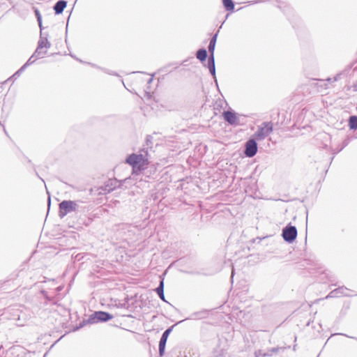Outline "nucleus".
<instances>
[{"label":"nucleus","instance_id":"nucleus-1","mask_svg":"<svg viewBox=\"0 0 357 357\" xmlns=\"http://www.w3.org/2000/svg\"><path fill=\"white\" fill-rule=\"evenodd\" d=\"M149 155L145 149H141L138 153L129 155L126 162L132 166V174L139 175V172L146 171L149 165Z\"/></svg>","mask_w":357,"mask_h":357},{"label":"nucleus","instance_id":"nucleus-2","mask_svg":"<svg viewBox=\"0 0 357 357\" xmlns=\"http://www.w3.org/2000/svg\"><path fill=\"white\" fill-rule=\"evenodd\" d=\"M149 172L151 174V170H146L144 172H139V175L136 176L135 174H132V177L126 178L123 180L124 182H128L130 180L135 181V185L137 188H149V181L144 178H150V175Z\"/></svg>","mask_w":357,"mask_h":357},{"label":"nucleus","instance_id":"nucleus-3","mask_svg":"<svg viewBox=\"0 0 357 357\" xmlns=\"http://www.w3.org/2000/svg\"><path fill=\"white\" fill-rule=\"evenodd\" d=\"M273 126L272 122H264L258 126V129L253 137L256 140H263L273 132Z\"/></svg>","mask_w":357,"mask_h":357},{"label":"nucleus","instance_id":"nucleus-4","mask_svg":"<svg viewBox=\"0 0 357 357\" xmlns=\"http://www.w3.org/2000/svg\"><path fill=\"white\" fill-rule=\"evenodd\" d=\"M78 204L76 202L64 200L59 204V216L63 218L68 213L77 210Z\"/></svg>","mask_w":357,"mask_h":357},{"label":"nucleus","instance_id":"nucleus-5","mask_svg":"<svg viewBox=\"0 0 357 357\" xmlns=\"http://www.w3.org/2000/svg\"><path fill=\"white\" fill-rule=\"evenodd\" d=\"M282 235L286 242L292 243L297 236V229L294 226H287L283 229Z\"/></svg>","mask_w":357,"mask_h":357},{"label":"nucleus","instance_id":"nucleus-6","mask_svg":"<svg viewBox=\"0 0 357 357\" xmlns=\"http://www.w3.org/2000/svg\"><path fill=\"white\" fill-rule=\"evenodd\" d=\"M113 316L108 312L98 311L92 314L89 317V322L92 324L98 323L99 321H106L112 319Z\"/></svg>","mask_w":357,"mask_h":357},{"label":"nucleus","instance_id":"nucleus-7","mask_svg":"<svg viewBox=\"0 0 357 357\" xmlns=\"http://www.w3.org/2000/svg\"><path fill=\"white\" fill-rule=\"evenodd\" d=\"M40 27V39L38 42V45H40V50L42 47L45 49H49L51 47V43L48 40V33L45 31V27L43 24H38Z\"/></svg>","mask_w":357,"mask_h":357},{"label":"nucleus","instance_id":"nucleus-8","mask_svg":"<svg viewBox=\"0 0 357 357\" xmlns=\"http://www.w3.org/2000/svg\"><path fill=\"white\" fill-rule=\"evenodd\" d=\"M257 152V144L256 139H250L245 143V154L246 156L251 158L256 155Z\"/></svg>","mask_w":357,"mask_h":357},{"label":"nucleus","instance_id":"nucleus-9","mask_svg":"<svg viewBox=\"0 0 357 357\" xmlns=\"http://www.w3.org/2000/svg\"><path fill=\"white\" fill-rule=\"evenodd\" d=\"M224 119L230 125L238 126L240 124L239 118L235 112L231 111H225L222 113Z\"/></svg>","mask_w":357,"mask_h":357},{"label":"nucleus","instance_id":"nucleus-10","mask_svg":"<svg viewBox=\"0 0 357 357\" xmlns=\"http://www.w3.org/2000/svg\"><path fill=\"white\" fill-rule=\"evenodd\" d=\"M173 327L174 326H171L170 328H167L162 335L159 342V354L160 356H162L165 352L166 342L170 333L172 331Z\"/></svg>","mask_w":357,"mask_h":357},{"label":"nucleus","instance_id":"nucleus-11","mask_svg":"<svg viewBox=\"0 0 357 357\" xmlns=\"http://www.w3.org/2000/svg\"><path fill=\"white\" fill-rule=\"evenodd\" d=\"M125 183L123 181H118L116 178L109 179L105 185L103 190L107 192H110L117 187L122 185V183Z\"/></svg>","mask_w":357,"mask_h":357},{"label":"nucleus","instance_id":"nucleus-12","mask_svg":"<svg viewBox=\"0 0 357 357\" xmlns=\"http://www.w3.org/2000/svg\"><path fill=\"white\" fill-rule=\"evenodd\" d=\"M208 68L211 74L215 77V59L213 55H209L208 58Z\"/></svg>","mask_w":357,"mask_h":357},{"label":"nucleus","instance_id":"nucleus-13","mask_svg":"<svg viewBox=\"0 0 357 357\" xmlns=\"http://www.w3.org/2000/svg\"><path fill=\"white\" fill-rule=\"evenodd\" d=\"M48 49H45L44 47H42L40 50V45L37 46L36 50L33 53V56H36V59L43 58L45 55L47 54Z\"/></svg>","mask_w":357,"mask_h":357},{"label":"nucleus","instance_id":"nucleus-14","mask_svg":"<svg viewBox=\"0 0 357 357\" xmlns=\"http://www.w3.org/2000/svg\"><path fill=\"white\" fill-rule=\"evenodd\" d=\"M66 4L67 3L65 1H59L54 7L55 13L57 14L61 13L66 7Z\"/></svg>","mask_w":357,"mask_h":357},{"label":"nucleus","instance_id":"nucleus-15","mask_svg":"<svg viewBox=\"0 0 357 357\" xmlns=\"http://www.w3.org/2000/svg\"><path fill=\"white\" fill-rule=\"evenodd\" d=\"M344 289L343 287L335 289L330 292V294L326 296V298L344 295Z\"/></svg>","mask_w":357,"mask_h":357},{"label":"nucleus","instance_id":"nucleus-16","mask_svg":"<svg viewBox=\"0 0 357 357\" xmlns=\"http://www.w3.org/2000/svg\"><path fill=\"white\" fill-rule=\"evenodd\" d=\"M155 291H156L158 296L160 297V298L162 299V301H165V295H164V282H163V280H162L160 281V284L156 288Z\"/></svg>","mask_w":357,"mask_h":357},{"label":"nucleus","instance_id":"nucleus-17","mask_svg":"<svg viewBox=\"0 0 357 357\" xmlns=\"http://www.w3.org/2000/svg\"><path fill=\"white\" fill-rule=\"evenodd\" d=\"M222 3L225 8L227 11L232 12L234 9V3L232 0H222Z\"/></svg>","mask_w":357,"mask_h":357},{"label":"nucleus","instance_id":"nucleus-18","mask_svg":"<svg viewBox=\"0 0 357 357\" xmlns=\"http://www.w3.org/2000/svg\"><path fill=\"white\" fill-rule=\"evenodd\" d=\"M196 56L197 59L201 61H204L206 60L207 57V52L205 49H200L197 52Z\"/></svg>","mask_w":357,"mask_h":357},{"label":"nucleus","instance_id":"nucleus-19","mask_svg":"<svg viewBox=\"0 0 357 357\" xmlns=\"http://www.w3.org/2000/svg\"><path fill=\"white\" fill-rule=\"evenodd\" d=\"M349 126L351 130L357 128V116H351L349 119Z\"/></svg>","mask_w":357,"mask_h":357},{"label":"nucleus","instance_id":"nucleus-20","mask_svg":"<svg viewBox=\"0 0 357 357\" xmlns=\"http://www.w3.org/2000/svg\"><path fill=\"white\" fill-rule=\"evenodd\" d=\"M340 75H337L336 76H335L333 77V79L331 78H327L326 79H321V80H320V82L321 83V84H323V85L324 86V89H327L328 88L327 83L337 81L340 78Z\"/></svg>","mask_w":357,"mask_h":357},{"label":"nucleus","instance_id":"nucleus-21","mask_svg":"<svg viewBox=\"0 0 357 357\" xmlns=\"http://www.w3.org/2000/svg\"><path fill=\"white\" fill-rule=\"evenodd\" d=\"M255 357H267V356H271V354L269 353H267V351H264L262 350H257L255 352Z\"/></svg>","mask_w":357,"mask_h":357},{"label":"nucleus","instance_id":"nucleus-22","mask_svg":"<svg viewBox=\"0 0 357 357\" xmlns=\"http://www.w3.org/2000/svg\"><path fill=\"white\" fill-rule=\"evenodd\" d=\"M36 59H36V56H33V54L32 56L28 59V61L23 66H25V68H26L29 66L33 63Z\"/></svg>","mask_w":357,"mask_h":357},{"label":"nucleus","instance_id":"nucleus-23","mask_svg":"<svg viewBox=\"0 0 357 357\" xmlns=\"http://www.w3.org/2000/svg\"><path fill=\"white\" fill-rule=\"evenodd\" d=\"M26 69L25 66H22L18 70H17L13 75L10 77L8 80L11 79L12 77H17L20 75V74Z\"/></svg>","mask_w":357,"mask_h":357},{"label":"nucleus","instance_id":"nucleus-24","mask_svg":"<svg viewBox=\"0 0 357 357\" xmlns=\"http://www.w3.org/2000/svg\"><path fill=\"white\" fill-rule=\"evenodd\" d=\"M347 90H351L354 92H357V80L355 82H354L351 86H348Z\"/></svg>","mask_w":357,"mask_h":357},{"label":"nucleus","instance_id":"nucleus-25","mask_svg":"<svg viewBox=\"0 0 357 357\" xmlns=\"http://www.w3.org/2000/svg\"><path fill=\"white\" fill-rule=\"evenodd\" d=\"M215 44L210 43L208 45V49L210 53V55L214 56V50H215Z\"/></svg>","mask_w":357,"mask_h":357},{"label":"nucleus","instance_id":"nucleus-26","mask_svg":"<svg viewBox=\"0 0 357 357\" xmlns=\"http://www.w3.org/2000/svg\"><path fill=\"white\" fill-rule=\"evenodd\" d=\"M279 347H273L269 349H267V353H269L271 354V356H273V354L277 353L279 351Z\"/></svg>","mask_w":357,"mask_h":357},{"label":"nucleus","instance_id":"nucleus-27","mask_svg":"<svg viewBox=\"0 0 357 357\" xmlns=\"http://www.w3.org/2000/svg\"><path fill=\"white\" fill-rule=\"evenodd\" d=\"M218 33H215L211 39L210 43L215 44L217 40Z\"/></svg>","mask_w":357,"mask_h":357},{"label":"nucleus","instance_id":"nucleus-28","mask_svg":"<svg viewBox=\"0 0 357 357\" xmlns=\"http://www.w3.org/2000/svg\"><path fill=\"white\" fill-rule=\"evenodd\" d=\"M152 81H153V78L152 77L149 78L148 80H147V84L151 83Z\"/></svg>","mask_w":357,"mask_h":357},{"label":"nucleus","instance_id":"nucleus-29","mask_svg":"<svg viewBox=\"0 0 357 357\" xmlns=\"http://www.w3.org/2000/svg\"><path fill=\"white\" fill-rule=\"evenodd\" d=\"M234 275V268H232L231 275V278H233Z\"/></svg>","mask_w":357,"mask_h":357},{"label":"nucleus","instance_id":"nucleus-30","mask_svg":"<svg viewBox=\"0 0 357 357\" xmlns=\"http://www.w3.org/2000/svg\"><path fill=\"white\" fill-rule=\"evenodd\" d=\"M50 202H51V199H50V197H48V205L49 206L50 205Z\"/></svg>","mask_w":357,"mask_h":357},{"label":"nucleus","instance_id":"nucleus-31","mask_svg":"<svg viewBox=\"0 0 357 357\" xmlns=\"http://www.w3.org/2000/svg\"><path fill=\"white\" fill-rule=\"evenodd\" d=\"M43 294H45V297L47 298V299L48 301H50V298L47 296V294H45L44 292H43Z\"/></svg>","mask_w":357,"mask_h":357},{"label":"nucleus","instance_id":"nucleus-32","mask_svg":"<svg viewBox=\"0 0 357 357\" xmlns=\"http://www.w3.org/2000/svg\"><path fill=\"white\" fill-rule=\"evenodd\" d=\"M3 86L2 85H0V92L2 91Z\"/></svg>","mask_w":357,"mask_h":357},{"label":"nucleus","instance_id":"nucleus-33","mask_svg":"<svg viewBox=\"0 0 357 357\" xmlns=\"http://www.w3.org/2000/svg\"><path fill=\"white\" fill-rule=\"evenodd\" d=\"M153 173H155L156 170L155 168L153 169Z\"/></svg>","mask_w":357,"mask_h":357},{"label":"nucleus","instance_id":"nucleus-34","mask_svg":"<svg viewBox=\"0 0 357 357\" xmlns=\"http://www.w3.org/2000/svg\"><path fill=\"white\" fill-rule=\"evenodd\" d=\"M57 289H58L59 291H60L61 289V287H59Z\"/></svg>","mask_w":357,"mask_h":357}]
</instances>
